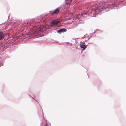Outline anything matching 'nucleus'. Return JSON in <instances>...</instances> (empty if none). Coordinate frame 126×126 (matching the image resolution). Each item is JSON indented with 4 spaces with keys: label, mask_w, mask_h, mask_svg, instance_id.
<instances>
[{
    "label": "nucleus",
    "mask_w": 126,
    "mask_h": 126,
    "mask_svg": "<svg viewBox=\"0 0 126 126\" xmlns=\"http://www.w3.org/2000/svg\"><path fill=\"white\" fill-rule=\"evenodd\" d=\"M60 22L59 21L55 20L52 21V22L51 23V25H55L58 24Z\"/></svg>",
    "instance_id": "6"
},
{
    "label": "nucleus",
    "mask_w": 126,
    "mask_h": 126,
    "mask_svg": "<svg viewBox=\"0 0 126 126\" xmlns=\"http://www.w3.org/2000/svg\"><path fill=\"white\" fill-rule=\"evenodd\" d=\"M34 23V20L32 19L31 20H29L27 23H20L17 25V26L19 29H20L23 26V25L25 24H27L28 26L32 25L33 26Z\"/></svg>",
    "instance_id": "2"
},
{
    "label": "nucleus",
    "mask_w": 126,
    "mask_h": 126,
    "mask_svg": "<svg viewBox=\"0 0 126 126\" xmlns=\"http://www.w3.org/2000/svg\"><path fill=\"white\" fill-rule=\"evenodd\" d=\"M97 6L95 5V4L92 5L90 8V9L93 11L94 10L95 12H97V10H98Z\"/></svg>",
    "instance_id": "5"
},
{
    "label": "nucleus",
    "mask_w": 126,
    "mask_h": 126,
    "mask_svg": "<svg viewBox=\"0 0 126 126\" xmlns=\"http://www.w3.org/2000/svg\"><path fill=\"white\" fill-rule=\"evenodd\" d=\"M72 0H65L66 2V4H70L72 1Z\"/></svg>",
    "instance_id": "10"
},
{
    "label": "nucleus",
    "mask_w": 126,
    "mask_h": 126,
    "mask_svg": "<svg viewBox=\"0 0 126 126\" xmlns=\"http://www.w3.org/2000/svg\"><path fill=\"white\" fill-rule=\"evenodd\" d=\"M83 44H85V43H84V42L83 43Z\"/></svg>",
    "instance_id": "11"
},
{
    "label": "nucleus",
    "mask_w": 126,
    "mask_h": 126,
    "mask_svg": "<svg viewBox=\"0 0 126 126\" xmlns=\"http://www.w3.org/2000/svg\"><path fill=\"white\" fill-rule=\"evenodd\" d=\"M80 47L82 48L83 50H84L86 48L87 46L86 45L81 44V42H80Z\"/></svg>",
    "instance_id": "8"
},
{
    "label": "nucleus",
    "mask_w": 126,
    "mask_h": 126,
    "mask_svg": "<svg viewBox=\"0 0 126 126\" xmlns=\"http://www.w3.org/2000/svg\"><path fill=\"white\" fill-rule=\"evenodd\" d=\"M67 31V30L66 29H60L57 32L59 33H61L62 32H65Z\"/></svg>",
    "instance_id": "7"
},
{
    "label": "nucleus",
    "mask_w": 126,
    "mask_h": 126,
    "mask_svg": "<svg viewBox=\"0 0 126 126\" xmlns=\"http://www.w3.org/2000/svg\"><path fill=\"white\" fill-rule=\"evenodd\" d=\"M4 35L3 32L0 31V40L4 37Z\"/></svg>",
    "instance_id": "9"
},
{
    "label": "nucleus",
    "mask_w": 126,
    "mask_h": 126,
    "mask_svg": "<svg viewBox=\"0 0 126 126\" xmlns=\"http://www.w3.org/2000/svg\"><path fill=\"white\" fill-rule=\"evenodd\" d=\"M47 25H43L40 26L36 31L32 30L30 33V34L32 37L35 36L37 37L43 36V32L45 31L47 28Z\"/></svg>",
    "instance_id": "1"
},
{
    "label": "nucleus",
    "mask_w": 126,
    "mask_h": 126,
    "mask_svg": "<svg viewBox=\"0 0 126 126\" xmlns=\"http://www.w3.org/2000/svg\"><path fill=\"white\" fill-rule=\"evenodd\" d=\"M60 9L61 8L58 7L56 8L54 11H50V12L52 15H56L59 13Z\"/></svg>",
    "instance_id": "4"
},
{
    "label": "nucleus",
    "mask_w": 126,
    "mask_h": 126,
    "mask_svg": "<svg viewBox=\"0 0 126 126\" xmlns=\"http://www.w3.org/2000/svg\"><path fill=\"white\" fill-rule=\"evenodd\" d=\"M125 0H113L112 5L113 6V7L114 6H116L117 4H119L118 2H122L124 1Z\"/></svg>",
    "instance_id": "3"
}]
</instances>
